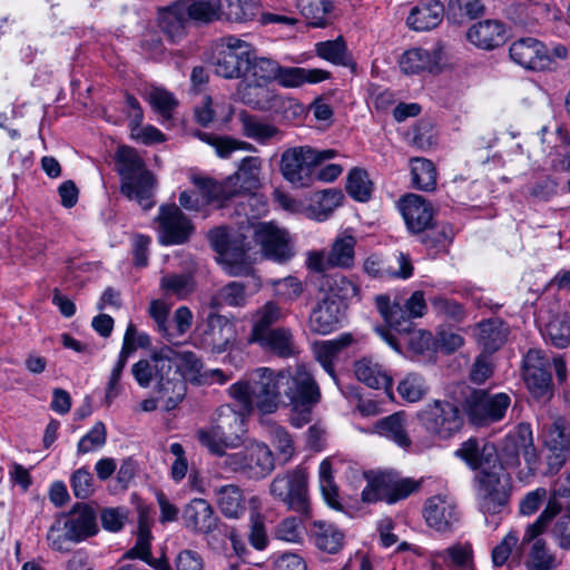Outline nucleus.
Returning a JSON list of instances; mask_svg holds the SVG:
<instances>
[{"mask_svg":"<svg viewBox=\"0 0 570 570\" xmlns=\"http://www.w3.org/2000/svg\"><path fill=\"white\" fill-rule=\"evenodd\" d=\"M227 392L233 400H239L246 411L257 409L271 414L282 403L291 406V423L296 428L311 421L312 410L321 399L320 387L304 364L281 371L257 367L232 384Z\"/></svg>","mask_w":570,"mask_h":570,"instance_id":"f257e3e1","label":"nucleus"},{"mask_svg":"<svg viewBox=\"0 0 570 570\" xmlns=\"http://www.w3.org/2000/svg\"><path fill=\"white\" fill-rule=\"evenodd\" d=\"M244 214L249 223L248 213ZM208 239L232 276L248 275L258 256L277 263L294 256L288 234L273 223L248 224L233 234L226 227H217L208 233Z\"/></svg>","mask_w":570,"mask_h":570,"instance_id":"f03ea898","label":"nucleus"},{"mask_svg":"<svg viewBox=\"0 0 570 570\" xmlns=\"http://www.w3.org/2000/svg\"><path fill=\"white\" fill-rule=\"evenodd\" d=\"M472 470H480L476 475V501L485 522L498 528L509 509L512 478L501 465L497 466V446L491 442L469 439L455 451Z\"/></svg>","mask_w":570,"mask_h":570,"instance_id":"7ed1b4c3","label":"nucleus"},{"mask_svg":"<svg viewBox=\"0 0 570 570\" xmlns=\"http://www.w3.org/2000/svg\"><path fill=\"white\" fill-rule=\"evenodd\" d=\"M173 348L164 346L150 357L139 360L131 367V374L140 387H148L156 381L157 391L166 397L168 409L176 407L186 394V384L181 375L173 368Z\"/></svg>","mask_w":570,"mask_h":570,"instance_id":"20e7f679","label":"nucleus"},{"mask_svg":"<svg viewBox=\"0 0 570 570\" xmlns=\"http://www.w3.org/2000/svg\"><path fill=\"white\" fill-rule=\"evenodd\" d=\"M116 171L120 177V193L148 210L155 205L157 179L146 167L136 149L121 146L115 155Z\"/></svg>","mask_w":570,"mask_h":570,"instance_id":"39448f33","label":"nucleus"},{"mask_svg":"<svg viewBox=\"0 0 570 570\" xmlns=\"http://www.w3.org/2000/svg\"><path fill=\"white\" fill-rule=\"evenodd\" d=\"M232 404L220 405L214 414L213 424L209 429L199 430L197 440L213 454H220L227 449L238 445L239 433L244 432L245 419L253 411H246L239 400Z\"/></svg>","mask_w":570,"mask_h":570,"instance_id":"423d86ee","label":"nucleus"},{"mask_svg":"<svg viewBox=\"0 0 570 570\" xmlns=\"http://www.w3.org/2000/svg\"><path fill=\"white\" fill-rule=\"evenodd\" d=\"M337 156L335 149L299 146L286 149L281 157V173L294 187H307L314 181L315 168Z\"/></svg>","mask_w":570,"mask_h":570,"instance_id":"0eeeda50","label":"nucleus"},{"mask_svg":"<svg viewBox=\"0 0 570 570\" xmlns=\"http://www.w3.org/2000/svg\"><path fill=\"white\" fill-rule=\"evenodd\" d=\"M417 419L430 439L422 448H430L436 441L451 439L463 426V416L459 407L448 401H434L426 404L419 412Z\"/></svg>","mask_w":570,"mask_h":570,"instance_id":"6e6552de","label":"nucleus"},{"mask_svg":"<svg viewBox=\"0 0 570 570\" xmlns=\"http://www.w3.org/2000/svg\"><path fill=\"white\" fill-rule=\"evenodd\" d=\"M554 511L552 507H549L524 529L521 546L527 551L524 559L527 570H556L559 566L556 553L541 538L551 523Z\"/></svg>","mask_w":570,"mask_h":570,"instance_id":"1a4fd4ad","label":"nucleus"},{"mask_svg":"<svg viewBox=\"0 0 570 570\" xmlns=\"http://www.w3.org/2000/svg\"><path fill=\"white\" fill-rule=\"evenodd\" d=\"M366 479L367 484L362 491V501L366 503L385 501L393 504L410 497L421 485V481L403 478L393 470L372 472Z\"/></svg>","mask_w":570,"mask_h":570,"instance_id":"9d476101","label":"nucleus"},{"mask_svg":"<svg viewBox=\"0 0 570 570\" xmlns=\"http://www.w3.org/2000/svg\"><path fill=\"white\" fill-rule=\"evenodd\" d=\"M62 530L63 538L73 542L95 535L98 525L94 509L86 503H77L69 513L61 515L51 525L48 540L55 550H62V535L59 533Z\"/></svg>","mask_w":570,"mask_h":570,"instance_id":"9b49d317","label":"nucleus"},{"mask_svg":"<svg viewBox=\"0 0 570 570\" xmlns=\"http://www.w3.org/2000/svg\"><path fill=\"white\" fill-rule=\"evenodd\" d=\"M376 306L391 328L399 333H410L413 320L422 317L428 305L422 291H415L409 298H395L391 302L389 296H377Z\"/></svg>","mask_w":570,"mask_h":570,"instance_id":"f8f14e48","label":"nucleus"},{"mask_svg":"<svg viewBox=\"0 0 570 570\" xmlns=\"http://www.w3.org/2000/svg\"><path fill=\"white\" fill-rule=\"evenodd\" d=\"M250 51L252 45L236 36L219 38L212 61L215 73L225 79L244 77Z\"/></svg>","mask_w":570,"mask_h":570,"instance_id":"ddd939ff","label":"nucleus"},{"mask_svg":"<svg viewBox=\"0 0 570 570\" xmlns=\"http://www.w3.org/2000/svg\"><path fill=\"white\" fill-rule=\"evenodd\" d=\"M523 380L531 396L539 403H547L553 396L551 361L538 348H530L523 357Z\"/></svg>","mask_w":570,"mask_h":570,"instance_id":"4468645a","label":"nucleus"},{"mask_svg":"<svg viewBox=\"0 0 570 570\" xmlns=\"http://www.w3.org/2000/svg\"><path fill=\"white\" fill-rule=\"evenodd\" d=\"M511 399L507 393H490L473 390L464 401V411L474 425L483 426L502 420L509 409Z\"/></svg>","mask_w":570,"mask_h":570,"instance_id":"2eb2a0df","label":"nucleus"},{"mask_svg":"<svg viewBox=\"0 0 570 570\" xmlns=\"http://www.w3.org/2000/svg\"><path fill=\"white\" fill-rule=\"evenodd\" d=\"M155 223L158 240L165 246L185 244L195 232L193 222L175 204L161 205Z\"/></svg>","mask_w":570,"mask_h":570,"instance_id":"dca6fc26","label":"nucleus"},{"mask_svg":"<svg viewBox=\"0 0 570 570\" xmlns=\"http://www.w3.org/2000/svg\"><path fill=\"white\" fill-rule=\"evenodd\" d=\"M497 466L514 468L520 463L522 454L527 464L532 466L537 460V453L533 445L532 430L529 424L521 423L515 430L509 432L503 439L500 451L497 450Z\"/></svg>","mask_w":570,"mask_h":570,"instance_id":"f3484780","label":"nucleus"},{"mask_svg":"<svg viewBox=\"0 0 570 570\" xmlns=\"http://www.w3.org/2000/svg\"><path fill=\"white\" fill-rule=\"evenodd\" d=\"M269 492L289 510L307 513V475L303 469L297 468L284 475H276L269 485Z\"/></svg>","mask_w":570,"mask_h":570,"instance_id":"a211bd4d","label":"nucleus"},{"mask_svg":"<svg viewBox=\"0 0 570 570\" xmlns=\"http://www.w3.org/2000/svg\"><path fill=\"white\" fill-rule=\"evenodd\" d=\"M191 181L196 189L184 190L179 195V205L186 210L202 213L203 217H207L209 205L215 204L222 207L228 200L224 186L219 181L200 176L193 177Z\"/></svg>","mask_w":570,"mask_h":570,"instance_id":"6ab92c4d","label":"nucleus"},{"mask_svg":"<svg viewBox=\"0 0 570 570\" xmlns=\"http://www.w3.org/2000/svg\"><path fill=\"white\" fill-rule=\"evenodd\" d=\"M423 518L429 528L448 534L454 532L461 521L456 500L449 493H439L428 498L423 505Z\"/></svg>","mask_w":570,"mask_h":570,"instance_id":"aec40b11","label":"nucleus"},{"mask_svg":"<svg viewBox=\"0 0 570 570\" xmlns=\"http://www.w3.org/2000/svg\"><path fill=\"white\" fill-rule=\"evenodd\" d=\"M238 97L240 101L256 110L269 111L277 108L294 109L302 111V106L292 99H285L276 92L269 83L244 80L239 83Z\"/></svg>","mask_w":570,"mask_h":570,"instance_id":"412c9836","label":"nucleus"},{"mask_svg":"<svg viewBox=\"0 0 570 570\" xmlns=\"http://www.w3.org/2000/svg\"><path fill=\"white\" fill-rule=\"evenodd\" d=\"M543 443L548 450L547 473L557 474L570 460V426L564 417L558 416L546 426Z\"/></svg>","mask_w":570,"mask_h":570,"instance_id":"4be33fe9","label":"nucleus"},{"mask_svg":"<svg viewBox=\"0 0 570 570\" xmlns=\"http://www.w3.org/2000/svg\"><path fill=\"white\" fill-rule=\"evenodd\" d=\"M509 55L514 63L532 71L552 70L557 66L546 45L530 37L513 41Z\"/></svg>","mask_w":570,"mask_h":570,"instance_id":"5701e85b","label":"nucleus"},{"mask_svg":"<svg viewBox=\"0 0 570 570\" xmlns=\"http://www.w3.org/2000/svg\"><path fill=\"white\" fill-rule=\"evenodd\" d=\"M363 269L372 278L407 279L413 275L414 268L410 256L403 252H397L387 259L377 254L370 255L364 261Z\"/></svg>","mask_w":570,"mask_h":570,"instance_id":"b1692460","label":"nucleus"},{"mask_svg":"<svg viewBox=\"0 0 570 570\" xmlns=\"http://www.w3.org/2000/svg\"><path fill=\"white\" fill-rule=\"evenodd\" d=\"M263 160L257 156L243 158L235 174L219 181L228 199L242 193H252L261 186Z\"/></svg>","mask_w":570,"mask_h":570,"instance_id":"393cba45","label":"nucleus"},{"mask_svg":"<svg viewBox=\"0 0 570 570\" xmlns=\"http://www.w3.org/2000/svg\"><path fill=\"white\" fill-rule=\"evenodd\" d=\"M344 320V307L335 296L324 294L309 314L308 325L312 332L327 335L336 331Z\"/></svg>","mask_w":570,"mask_h":570,"instance_id":"a878e982","label":"nucleus"},{"mask_svg":"<svg viewBox=\"0 0 570 570\" xmlns=\"http://www.w3.org/2000/svg\"><path fill=\"white\" fill-rule=\"evenodd\" d=\"M402 217L411 233L420 234L432 224L434 208L430 202L420 195L409 194L399 202Z\"/></svg>","mask_w":570,"mask_h":570,"instance_id":"bb28decb","label":"nucleus"},{"mask_svg":"<svg viewBox=\"0 0 570 570\" xmlns=\"http://www.w3.org/2000/svg\"><path fill=\"white\" fill-rule=\"evenodd\" d=\"M233 340L234 324L224 315L210 313L202 328V347L213 353H223Z\"/></svg>","mask_w":570,"mask_h":570,"instance_id":"cd10ccee","label":"nucleus"},{"mask_svg":"<svg viewBox=\"0 0 570 570\" xmlns=\"http://www.w3.org/2000/svg\"><path fill=\"white\" fill-rule=\"evenodd\" d=\"M185 527L194 533L208 534L216 530L218 517L205 499L190 500L183 511Z\"/></svg>","mask_w":570,"mask_h":570,"instance_id":"c85d7f7f","label":"nucleus"},{"mask_svg":"<svg viewBox=\"0 0 570 570\" xmlns=\"http://www.w3.org/2000/svg\"><path fill=\"white\" fill-rule=\"evenodd\" d=\"M188 19L190 18L186 8L179 1L158 10V27L173 43L179 42L185 37Z\"/></svg>","mask_w":570,"mask_h":570,"instance_id":"c756f323","label":"nucleus"},{"mask_svg":"<svg viewBox=\"0 0 570 570\" xmlns=\"http://www.w3.org/2000/svg\"><path fill=\"white\" fill-rule=\"evenodd\" d=\"M509 333V325L498 317L483 320L475 327L478 345L489 354L497 352L503 346Z\"/></svg>","mask_w":570,"mask_h":570,"instance_id":"7c9ffc66","label":"nucleus"},{"mask_svg":"<svg viewBox=\"0 0 570 570\" xmlns=\"http://www.w3.org/2000/svg\"><path fill=\"white\" fill-rule=\"evenodd\" d=\"M250 343L257 344L263 351L281 358L295 357L299 353L293 333L287 327H276L275 331L268 332Z\"/></svg>","mask_w":570,"mask_h":570,"instance_id":"2f4dec72","label":"nucleus"},{"mask_svg":"<svg viewBox=\"0 0 570 570\" xmlns=\"http://www.w3.org/2000/svg\"><path fill=\"white\" fill-rule=\"evenodd\" d=\"M444 6L436 0L421 1L412 8L406 23L414 31H429L443 20Z\"/></svg>","mask_w":570,"mask_h":570,"instance_id":"473e14b6","label":"nucleus"},{"mask_svg":"<svg viewBox=\"0 0 570 570\" xmlns=\"http://www.w3.org/2000/svg\"><path fill=\"white\" fill-rule=\"evenodd\" d=\"M246 478L259 480L274 470V456L269 448L259 442H249L245 446Z\"/></svg>","mask_w":570,"mask_h":570,"instance_id":"72a5a7b5","label":"nucleus"},{"mask_svg":"<svg viewBox=\"0 0 570 570\" xmlns=\"http://www.w3.org/2000/svg\"><path fill=\"white\" fill-rule=\"evenodd\" d=\"M379 435L392 441L403 450H411L412 440L407 433V416L403 412H396L380 419L375 423Z\"/></svg>","mask_w":570,"mask_h":570,"instance_id":"f704fd0d","label":"nucleus"},{"mask_svg":"<svg viewBox=\"0 0 570 570\" xmlns=\"http://www.w3.org/2000/svg\"><path fill=\"white\" fill-rule=\"evenodd\" d=\"M331 73L323 69L303 67H283L278 65L276 80L281 87L297 88L305 83H318L328 79Z\"/></svg>","mask_w":570,"mask_h":570,"instance_id":"c9c22d12","label":"nucleus"},{"mask_svg":"<svg viewBox=\"0 0 570 570\" xmlns=\"http://www.w3.org/2000/svg\"><path fill=\"white\" fill-rule=\"evenodd\" d=\"M243 136L261 145H267L273 139H279L281 130L265 119L243 111L238 116Z\"/></svg>","mask_w":570,"mask_h":570,"instance_id":"e433bc0d","label":"nucleus"},{"mask_svg":"<svg viewBox=\"0 0 570 570\" xmlns=\"http://www.w3.org/2000/svg\"><path fill=\"white\" fill-rule=\"evenodd\" d=\"M470 42L482 49H493L505 39V28L498 20H484L473 24L468 31Z\"/></svg>","mask_w":570,"mask_h":570,"instance_id":"4c0bfd02","label":"nucleus"},{"mask_svg":"<svg viewBox=\"0 0 570 570\" xmlns=\"http://www.w3.org/2000/svg\"><path fill=\"white\" fill-rule=\"evenodd\" d=\"M354 373L357 380L371 389L389 391L392 377L385 367L372 357H363L355 362Z\"/></svg>","mask_w":570,"mask_h":570,"instance_id":"58836bf2","label":"nucleus"},{"mask_svg":"<svg viewBox=\"0 0 570 570\" xmlns=\"http://www.w3.org/2000/svg\"><path fill=\"white\" fill-rule=\"evenodd\" d=\"M353 343V335L351 333H343L334 340L324 341L315 346L317 361L335 382L334 361L337 360L340 354Z\"/></svg>","mask_w":570,"mask_h":570,"instance_id":"ea45409f","label":"nucleus"},{"mask_svg":"<svg viewBox=\"0 0 570 570\" xmlns=\"http://www.w3.org/2000/svg\"><path fill=\"white\" fill-rule=\"evenodd\" d=\"M217 505L224 517L239 519L246 512V500L243 491L235 484H227L215 490Z\"/></svg>","mask_w":570,"mask_h":570,"instance_id":"a19ab883","label":"nucleus"},{"mask_svg":"<svg viewBox=\"0 0 570 570\" xmlns=\"http://www.w3.org/2000/svg\"><path fill=\"white\" fill-rule=\"evenodd\" d=\"M284 318L282 308L275 302H267L252 316V330L248 336V342H253L261 336L268 334V332L275 331L274 324L278 323Z\"/></svg>","mask_w":570,"mask_h":570,"instance_id":"79ce46f5","label":"nucleus"},{"mask_svg":"<svg viewBox=\"0 0 570 570\" xmlns=\"http://www.w3.org/2000/svg\"><path fill=\"white\" fill-rule=\"evenodd\" d=\"M278 62L266 57H257L254 47L249 55V63H246L244 77L246 80L272 83L276 80Z\"/></svg>","mask_w":570,"mask_h":570,"instance_id":"37998d69","label":"nucleus"},{"mask_svg":"<svg viewBox=\"0 0 570 570\" xmlns=\"http://www.w3.org/2000/svg\"><path fill=\"white\" fill-rule=\"evenodd\" d=\"M356 238L351 234L338 235L327 252L330 264L333 267L348 269L355 262Z\"/></svg>","mask_w":570,"mask_h":570,"instance_id":"c03bdc74","label":"nucleus"},{"mask_svg":"<svg viewBox=\"0 0 570 570\" xmlns=\"http://www.w3.org/2000/svg\"><path fill=\"white\" fill-rule=\"evenodd\" d=\"M174 356L171 357L173 368L177 370L181 375V380L186 384V380L190 382L202 383L206 374L202 373V360L190 351H176L173 348Z\"/></svg>","mask_w":570,"mask_h":570,"instance_id":"a18cd8bd","label":"nucleus"},{"mask_svg":"<svg viewBox=\"0 0 570 570\" xmlns=\"http://www.w3.org/2000/svg\"><path fill=\"white\" fill-rule=\"evenodd\" d=\"M435 65H438L436 55L423 48L410 49L400 58V68L406 75L431 70Z\"/></svg>","mask_w":570,"mask_h":570,"instance_id":"49530a36","label":"nucleus"},{"mask_svg":"<svg viewBox=\"0 0 570 570\" xmlns=\"http://www.w3.org/2000/svg\"><path fill=\"white\" fill-rule=\"evenodd\" d=\"M160 289L166 297L187 298L195 289V282L188 273H168L161 276Z\"/></svg>","mask_w":570,"mask_h":570,"instance_id":"de8ad7c7","label":"nucleus"},{"mask_svg":"<svg viewBox=\"0 0 570 570\" xmlns=\"http://www.w3.org/2000/svg\"><path fill=\"white\" fill-rule=\"evenodd\" d=\"M250 514H249V533L248 541L250 546L263 551L268 546V535L265 527V518L259 512V500L256 497L249 499Z\"/></svg>","mask_w":570,"mask_h":570,"instance_id":"09e8293b","label":"nucleus"},{"mask_svg":"<svg viewBox=\"0 0 570 570\" xmlns=\"http://www.w3.org/2000/svg\"><path fill=\"white\" fill-rule=\"evenodd\" d=\"M315 52L320 58L335 66L347 67L352 63V58L343 37H337L334 40L316 42Z\"/></svg>","mask_w":570,"mask_h":570,"instance_id":"8fccbe9b","label":"nucleus"},{"mask_svg":"<svg viewBox=\"0 0 570 570\" xmlns=\"http://www.w3.org/2000/svg\"><path fill=\"white\" fill-rule=\"evenodd\" d=\"M246 301L245 286L239 282H229L212 296L209 305L214 309L224 306L243 307Z\"/></svg>","mask_w":570,"mask_h":570,"instance_id":"3c124183","label":"nucleus"},{"mask_svg":"<svg viewBox=\"0 0 570 570\" xmlns=\"http://www.w3.org/2000/svg\"><path fill=\"white\" fill-rule=\"evenodd\" d=\"M412 183L416 189L430 191L436 186V169L434 164L425 158L411 159Z\"/></svg>","mask_w":570,"mask_h":570,"instance_id":"603ef678","label":"nucleus"},{"mask_svg":"<svg viewBox=\"0 0 570 570\" xmlns=\"http://www.w3.org/2000/svg\"><path fill=\"white\" fill-rule=\"evenodd\" d=\"M198 137L210 145L218 157L228 158L236 150L254 151L255 147L243 140H238L227 136H216L208 132H199Z\"/></svg>","mask_w":570,"mask_h":570,"instance_id":"864d4df0","label":"nucleus"},{"mask_svg":"<svg viewBox=\"0 0 570 570\" xmlns=\"http://www.w3.org/2000/svg\"><path fill=\"white\" fill-rule=\"evenodd\" d=\"M314 535L316 547L325 552L336 553L343 546L344 534L334 524L315 523Z\"/></svg>","mask_w":570,"mask_h":570,"instance_id":"5fc2aeb1","label":"nucleus"},{"mask_svg":"<svg viewBox=\"0 0 570 570\" xmlns=\"http://www.w3.org/2000/svg\"><path fill=\"white\" fill-rule=\"evenodd\" d=\"M346 191L357 202H367L373 191V183L365 169L355 167L350 170L346 180Z\"/></svg>","mask_w":570,"mask_h":570,"instance_id":"6e6d98bb","label":"nucleus"},{"mask_svg":"<svg viewBox=\"0 0 570 570\" xmlns=\"http://www.w3.org/2000/svg\"><path fill=\"white\" fill-rule=\"evenodd\" d=\"M299 7L308 24L315 28L327 24V17L333 9L330 0H302Z\"/></svg>","mask_w":570,"mask_h":570,"instance_id":"4d7b16f0","label":"nucleus"},{"mask_svg":"<svg viewBox=\"0 0 570 570\" xmlns=\"http://www.w3.org/2000/svg\"><path fill=\"white\" fill-rule=\"evenodd\" d=\"M190 19L209 22L218 18L220 0H179Z\"/></svg>","mask_w":570,"mask_h":570,"instance_id":"13d9d810","label":"nucleus"},{"mask_svg":"<svg viewBox=\"0 0 570 570\" xmlns=\"http://www.w3.org/2000/svg\"><path fill=\"white\" fill-rule=\"evenodd\" d=\"M396 390L404 401L414 403L424 397L429 387L423 376L416 373H409L399 382Z\"/></svg>","mask_w":570,"mask_h":570,"instance_id":"bf43d9fd","label":"nucleus"},{"mask_svg":"<svg viewBox=\"0 0 570 570\" xmlns=\"http://www.w3.org/2000/svg\"><path fill=\"white\" fill-rule=\"evenodd\" d=\"M421 243L431 249L445 248L454 237L453 227L449 224L430 225L421 233Z\"/></svg>","mask_w":570,"mask_h":570,"instance_id":"052dcab7","label":"nucleus"},{"mask_svg":"<svg viewBox=\"0 0 570 570\" xmlns=\"http://www.w3.org/2000/svg\"><path fill=\"white\" fill-rule=\"evenodd\" d=\"M225 16L233 22H246L257 14L258 7L255 0H225Z\"/></svg>","mask_w":570,"mask_h":570,"instance_id":"680f3d73","label":"nucleus"},{"mask_svg":"<svg viewBox=\"0 0 570 570\" xmlns=\"http://www.w3.org/2000/svg\"><path fill=\"white\" fill-rule=\"evenodd\" d=\"M431 306L436 315L443 316L453 322H461L465 318V309L459 302L443 295L430 298Z\"/></svg>","mask_w":570,"mask_h":570,"instance_id":"e2e57ef3","label":"nucleus"},{"mask_svg":"<svg viewBox=\"0 0 570 570\" xmlns=\"http://www.w3.org/2000/svg\"><path fill=\"white\" fill-rule=\"evenodd\" d=\"M344 195L338 189H325L318 195V199L314 207V214L317 220L322 222L342 205Z\"/></svg>","mask_w":570,"mask_h":570,"instance_id":"0e129e2a","label":"nucleus"},{"mask_svg":"<svg viewBox=\"0 0 570 570\" xmlns=\"http://www.w3.org/2000/svg\"><path fill=\"white\" fill-rule=\"evenodd\" d=\"M149 102L164 120H170L173 111L178 106L175 96L163 88L151 89L149 92Z\"/></svg>","mask_w":570,"mask_h":570,"instance_id":"69168bd1","label":"nucleus"},{"mask_svg":"<svg viewBox=\"0 0 570 570\" xmlns=\"http://www.w3.org/2000/svg\"><path fill=\"white\" fill-rule=\"evenodd\" d=\"M268 284L273 287L274 294L286 302L297 299L303 293L301 281L294 276L272 278L268 279Z\"/></svg>","mask_w":570,"mask_h":570,"instance_id":"338daca9","label":"nucleus"},{"mask_svg":"<svg viewBox=\"0 0 570 570\" xmlns=\"http://www.w3.org/2000/svg\"><path fill=\"white\" fill-rule=\"evenodd\" d=\"M304 525L296 517H288L283 519L275 527V538L281 541L289 543H299L303 538Z\"/></svg>","mask_w":570,"mask_h":570,"instance_id":"774afa93","label":"nucleus"}]
</instances>
